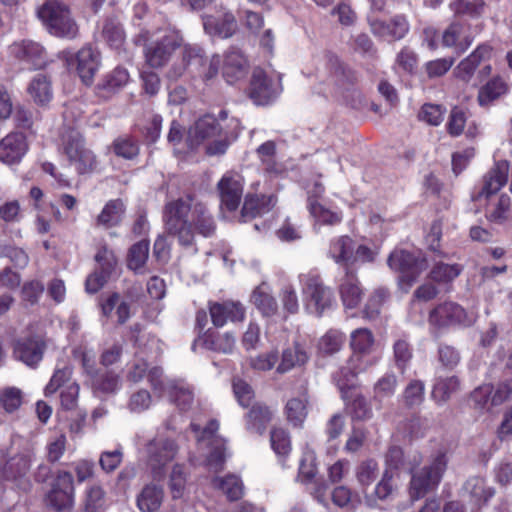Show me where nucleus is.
<instances>
[{"instance_id": "nucleus-40", "label": "nucleus", "mask_w": 512, "mask_h": 512, "mask_svg": "<svg viewBox=\"0 0 512 512\" xmlns=\"http://www.w3.org/2000/svg\"><path fill=\"white\" fill-rule=\"evenodd\" d=\"M167 389L170 399L180 410L186 411L191 408L194 395L188 384L181 380H174L168 382Z\"/></svg>"}, {"instance_id": "nucleus-31", "label": "nucleus", "mask_w": 512, "mask_h": 512, "mask_svg": "<svg viewBox=\"0 0 512 512\" xmlns=\"http://www.w3.org/2000/svg\"><path fill=\"white\" fill-rule=\"evenodd\" d=\"M101 35L110 48L118 53L125 50L126 34L122 24L116 18H107L104 21Z\"/></svg>"}, {"instance_id": "nucleus-22", "label": "nucleus", "mask_w": 512, "mask_h": 512, "mask_svg": "<svg viewBox=\"0 0 512 512\" xmlns=\"http://www.w3.org/2000/svg\"><path fill=\"white\" fill-rule=\"evenodd\" d=\"M509 163L507 161L497 162L493 168L484 176L483 186L477 199L489 197L497 193L507 182L509 173Z\"/></svg>"}, {"instance_id": "nucleus-14", "label": "nucleus", "mask_w": 512, "mask_h": 512, "mask_svg": "<svg viewBox=\"0 0 512 512\" xmlns=\"http://www.w3.org/2000/svg\"><path fill=\"white\" fill-rule=\"evenodd\" d=\"M46 343L40 336H25L14 343V357L30 367H35L43 358Z\"/></svg>"}, {"instance_id": "nucleus-34", "label": "nucleus", "mask_w": 512, "mask_h": 512, "mask_svg": "<svg viewBox=\"0 0 512 512\" xmlns=\"http://www.w3.org/2000/svg\"><path fill=\"white\" fill-rule=\"evenodd\" d=\"M307 208L310 215L314 219V229L316 230L319 225H337L342 221V214L340 212L332 211L317 200L313 196H308Z\"/></svg>"}, {"instance_id": "nucleus-8", "label": "nucleus", "mask_w": 512, "mask_h": 512, "mask_svg": "<svg viewBox=\"0 0 512 512\" xmlns=\"http://www.w3.org/2000/svg\"><path fill=\"white\" fill-rule=\"evenodd\" d=\"M75 487L72 473L58 470L47 494V503L57 512L70 511L74 506Z\"/></svg>"}, {"instance_id": "nucleus-51", "label": "nucleus", "mask_w": 512, "mask_h": 512, "mask_svg": "<svg viewBox=\"0 0 512 512\" xmlns=\"http://www.w3.org/2000/svg\"><path fill=\"white\" fill-rule=\"evenodd\" d=\"M374 337L367 328H359L351 333L350 345L355 354L368 353L373 346Z\"/></svg>"}, {"instance_id": "nucleus-52", "label": "nucleus", "mask_w": 512, "mask_h": 512, "mask_svg": "<svg viewBox=\"0 0 512 512\" xmlns=\"http://www.w3.org/2000/svg\"><path fill=\"white\" fill-rule=\"evenodd\" d=\"M307 399L292 398L286 404V414L288 421L293 426H301L307 416Z\"/></svg>"}, {"instance_id": "nucleus-57", "label": "nucleus", "mask_w": 512, "mask_h": 512, "mask_svg": "<svg viewBox=\"0 0 512 512\" xmlns=\"http://www.w3.org/2000/svg\"><path fill=\"white\" fill-rule=\"evenodd\" d=\"M485 3L482 0H456L450 4L457 15L476 17L482 14Z\"/></svg>"}, {"instance_id": "nucleus-63", "label": "nucleus", "mask_w": 512, "mask_h": 512, "mask_svg": "<svg viewBox=\"0 0 512 512\" xmlns=\"http://www.w3.org/2000/svg\"><path fill=\"white\" fill-rule=\"evenodd\" d=\"M393 354L396 367L401 372H404L412 359V349L410 345L405 340H397L393 345Z\"/></svg>"}, {"instance_id": "nucleus-56", "label": "nucleus", "mask_w": 512, "mask_h": 512, "mask_svg": "<svg viewBox=\"0 0 512 512\" xmlns=\"http://www.w3.org/2000/svg\"><path fill=\"white\" fill-rule=\"evenodd\" d=\"M461 272L462 266L458 264H445L440 262L432 268L430 277L433 281L445 283L457 278Z\"/></svg>"}, {"instance_id": "nucleus-38", "label": "nucleus", "mask_w": 512, "mask_h": 512, "mask_svg": "<svg viewBox=\"0 0 512 512\" xmlns=\"http://www.w3.org/2000/svg\"><path fill=\"white\" fill-rule=\"evenodd\" d=\"M271 419L272 411L267 406L256 403L247 413V429L258 434H263Z\"/></svg>"}, {"instance_id": "nucleus-18", "label": "nucleus", "mask_w": 512, "mask_h": 512, "mask_svg": "<svg viewBox=\"0 0 512 512\" xmlns=\"http://www.w3.org/2000/svg\"><path fill=\"white\" fill-rule=\"evenodd\" d=\"M464 309L454 302H444L429 314V323L442 328L461 323L465 319Z\"/></svg>"}, {"instance_id": "nucleus-48", "label": "nucleus", "mask_w": 512, "mask_h": 512, "mask_svg": "<svg viewBox=\"0 0 512 512\" xmlns=\"http://www.w3.org/2000/svg\"><path fill=\"white\" fill-rule=\"evenodd\" d=\"M378 473V463L374 459L364 460L357 466L355 475L363 492L376 480Z\"/></svg>"}, {"instance_id": "nucleus-15", "label": "nucleus", "mask_w": 512, "mask_h": 512, "mask_svg": "<svg viewBox=\"0 0 512 512\" xmlns=\"http://www.w3.org/2000/svg\"><path fill=\"white\" fill-rule=\"evenodd\" d=\"M372 33L386 41H398L409 32V23L405 16L396 15L389 21L381 19H369Z\"/></svg>"}, {"instance_id": "nucleus-46", "label": "nucleus", "mask_w": 512, "mask_h": 512, "mask_svg": "<svg viewBox=\"0 0 512 512\" xmlns=\"http://www.w3.org/2000/svg\"><path fill=\"white\" fill-rule=\"evenodd\" d=\"M124 212V204L121 200L109 201L97 217V224L109 228L117 225Z\"/></svg>"}, {"instance_id": "nucleus-6", "label": "nucleus", "mask_w": 512, "mask_h": 512, "mask_svg": "<svg viewBox=\"0 0 512 512\" xmlns=\"http://www.w3.org/2000/svg\"><path fill=\"white\" fill-rule=\"evenodd\" d=\"M62 147L79 174L90 173L96 168V156L86 147L83 136L77 130L69 129L62 134Z\"/></svg>"}, {"instance_id": "nucleus-53", "label": "nucleus", "mask_w": 512, "mask_h": 512, "mask_svg": "<svg viewBox=\"0 0 512 512\" xmlns=\"http://www.w3.org/2000/svg\"><path fill=\"white\" fill-rule=\"evenodd\" d=\"M397 385V376L393 372L384 374L374 384V398L376 400H382L384 398L391 397L395 393Z\"/></svg>"}, {"instance_id": "nucleus-55", "label": "nucleus", "mask_w": 512, "mask_h": 512, "mask_svg": "<svg viewBox=\"0 0 512 512\" xmlns=\"http://www.w3.org/2000/svg\"><path fill=\"white\" fill-rule=\"evenodd\" d=\"M390 297V292L385 287H379L370 295L364 309V314L369 319L376 318L380 313V308Z\"/></svg>"}, {"instance_id": "nucleus-30", "label": "nucleus", "mask_w": 512, "mask_h": 512, "mask_svg": "<svg viewBox=\"0 0 512 512\" xmlns=\"http://www.w3.org/2000/svg\"><path fill=\"white\" fill-rule=\"evenodd\" d=\"M129 81V73L123 67H116L97 85L101 97L108 98L122 89Z\"/></svg>"}, {"instance_id": "nucleus-36", "label": "nucleus", "mask_w": 512, "mask_h": 512, "mask_svg": "<svg viewBox=\"0 0 512 512\" xmlns=\"http://www.w3.org/2000/svg\"><path fill=\"white\" fill-rule=\"evenodd\" d=\"M360 360V355H352L348 361L347 366L341 367L339 371L333 375V380L342 392L343 397H345V389L349 388L358 373L364 370V368L358 365Z\"/></svg>"}, {"instance_id": "nucleus-50", "label": "nucleus", "mask_w": 512, "mask_h": 512, "mask_svg": "<svg viewBox=\"0 0 512 512\" xmlns=\"http://www.w3.org/2000/svg\"><path fill=\"white\" fill-rule=\"evenodd\" d=\"M213 484L231 501L238 500L243 494L242 482L235 475H228L224 478H214Z\"/></svg>"}, {"instance_id": "nucleus-26", "label": "nucleus", "mask_w": 512, "mask_h": 512, "mask_svg": "<svg viewBox=\"0 0 512 512\" xmlns=\"http://www.w3.org/2000/svg\"><path fill=\"white\" fill-rule=\"evenodd\" d=\"M248 72L245 56L238 49H231L225 54L223 76L230 84L244 78Z\"/></svg>"}, {"instance_id": "nucleus-10", "label": "nucleus", "mask_w": 512, "mask_h": 512, "mask_svg": "<svg viewBox=\"0 0 512 512\" xmlns=\"http://www.w3.org/2000/svg\"><path fill=\"white\" fill-rule=\"evenodd\" d=\"M191 428L197 434L199 443H207V446H211V451L207 457V463L210 468L215 471L220 470L225 461V447L223 440L219 439L216 435L219 428L218 422L211 420L203 430H200L197 424H191Z\"/></svg>"}, {"instance_id": "nucleus-58", "label": "nucleus", "mask_w": 512, "mask_h": 512, "mask_svg": "<svg viewBox=\"0 0 512 512\" xmlns=\"http://www.w3.org/2000/svg\"><path fill=\"white\" fill-rule=\"evenodd\" d=\"M0 257L9 258L18 268L26 267L29 262V257L23 249L5 242H0Z\"/></svg>"}, {"instance_id": "nucleus-28", "label": "nucleus", "mask_w": 512, "mask_h": 512, "mask_svg": "<svg viewBox=\"0 0 512 512\" xmlns=\"http://www.w3.org/2000/svg\"><path fill=\"white\" fill-rule=\"evenodd\" d=\"M339 291L345 307L352 309L360 304L363 291L356 275L349 268L346 269Z\"/></svg>"}, {"instance_id": "nucleus-45", "label": "nucleus", "mask_w": 512, "mask_h": 512, "mask_svg": "<svg viewBox=\"0 0 512 512\" xmlns=\"http://www.w3.org/2000/svg\"><path fill=\"white\" fill-rule=\"evenodd\" d=\"M344 343L345 335L338 330L331 329L319 339L318 353L323 356H332L342 349Z\"/></svg>"}, {"instance_id": "nucleus-4", "label": "nucleus", "mask_w": 512, "mask_h": 512, "mask_svg": "<svg viewBox=\"0 0 512 512\" xmlns=\"http://www.w3.org/2000/svg\"><path fill=\"white\" fill-rule=\"evenodd\" d=\"M447 469V458L444 453L437 454L429 464L420 468H411L409 494L413 501L423 498L440 484Z\"/></svg>"}, {"instance_id": "nucleus-43", "label": "nucleus", "mask_w": 512, "mask_h": 512, "mask_svg": "<svg viewBox=\"0 0 512 512\" xmlns=\"http://www.w3.org/2000/svg\"><path fill=\"white\" fill-rule=\"evenodd\" d=\"M394 474L390 471H383L382 477L374 488L371 496H365L366 502L370 506H374L376 500L385 501L394 495L397 491V485L394 483Z\"/></svg>"}, {"instance_id": "nucleus-47", "label": "nucleus", "mask_w": 512, "mask_h": 512, "mask_svg": "<svg viewBox=\"0 0 512 512\" xmlns=\"http://www.w3.org/2000/svg\"><path fill=\"white\" fill-rule=\"evenodd\" d=\"M418 68V55L417 53L408 46H404L396 54L394 69L395 71L403 72L408 75L416 73Z\"/></svg>"}, {"instance_id": "nucleus-64", "label": "nucleus", "mask_w": 512, "mask_h": 512, "mask_svg": "<svg viewBox=\"0 0 512 512\" xmlns=\"http://www.w3.org/2000/svg\"><path fill=\"white\" fill-rule=\"evenodd\" d=\"M152 404V396L149 391L145 389H139L138 391L131 394L127 408L132 413H141Z\"/></svg>"}, {"instance_id": "nucleus-49", "label": "nucleus", "mask_w": 512, "mask_h": 512, "mask_svg": "<svg viewBox=\"0 0 512 512\" xmlns=\"http://www.w3.org/2000/svg\"><path fill=\"white\" fill-rule=\"evenodd\" d=\"M149 255V242L139 241L131 246L128 253L127 265L131 270L140 272Z\"/></svg>"}, {"instance_id": "nucleus-20", "label": "nucleus", "mask_w": 512, "mask_h": 512, "mask_svg": "<svg viewBox=\"0 0 512 512\" xmlns=\"http://www.w3.org/2000/svg\"><path fill=\"white\" fill-rule=\"evenodd\" d=\"M463 493L468 496L472 505L477 512L486 504L494 495V489L489 486L482 477H470L463 485Z\"/></svg>"}, {"instance_id": "nucleus-41", "label": "nucleus", "mask_w": 512, "mask_h": 512, "mask_svg": "<svg viewBox=\"0 0 512 512\" xmlns=\"http://www.w3.org/2000/svg\"><path fill=\"white\" fill-rule=\"evenodd\" d=\"M202 344L209 350L228 354L234 349L235 337L230 333L219 334L208 330L202 337Z\"/></svg>"}, {"instance_id": "nucleus-16", "label": "nucleus", "mask_w": 512, "mask_h": 512, "mask_svg": "<svg viewBox=\"0 0 512 512\" xmlns=\"http://www.w3.org/2000/svg\"><path fill=\"white\" fill-rule=\"evenodd\" d=\"M28 149L26 136L21 132H11L0 141V161L6 165L19 164Z\"/></svg>"}, {"instance_id": "nucleus-37", "label": "nucleus", "mask_w": 512, "mask_h": 512, "mask_svg": "<svg viewBox=\"0 0 512 512\" xmlns=\"http://www.w3.org/2000/svg\"><path fill=\"white\" fill-rule=\"evenodd\" d=\"M460 388L461 382L457 376L439 377L433 386L432 398L438 404H444L453 394L460 391Z\"/></svg>"}, {"instance_id": "nucleus-9", "label": "nucleus", "mask_w": 512, "mask_h": 512, "mask_svg": "<svg viewBox=\"0 0 512 512\" xmlns=\"http://www.w3.org/2000/svg\"><path fill=\"white\" fill-rule=\"evenodd\" d=\"M299 282L302 285V294L307 301L315 307V312L321 316L325 309L332 304V292L326 287L320 276L309 272L299 275Z\"/></svg>"}, {"instance_id": "nucleus-33", "label": "nucleus", "mask_w": 512, "mask_h": 512, "mask_svg": "<svg viewBox=\"0 0 512 512\" xmlns=\"http://www.w3.org/2000/svg\"><path fill=\"white\" fill-rule=\"evenodd\" d=\"M491 54V47L480 45L467 58L463 59L457 66V76L463 81L468 82L472 77L478 65Z\"/></svg>"}, {"instance_id": "nucleus-42", "label": "nucleus", "mask_w": 512, "mask_h": 512, "mask_svg": "<svg viewBox=\"0 0 512 512\" xmlns=\"http://www.w3.org/2000/svg\"><path fill=\"white\" fill-rule=\"evenodd\" d=\"M251 300L265 317L274 316L278 311V303L268 291V287L265 283H262L254 289Z\"/></svg>"}, {"instance_id": "nucleus-27", "label": "nucleus", "mask_w": 512, "mask_h": 512, "mask_svg": "<svg viewBox=\"0 0 512 512\" xmlns=\"http://www.w3.org/2000/svg\"><path fill=\"white\" fill-rule=\"evenodd\" d=\"M203 26L205 31L212 36L221 38L231 37L237 28L235 17L230 13H225L221 19L212 15L203 17Z\"/></svg>"}, {"instance_id": "nucleus-21", "label": "nucleus", "mask_w": 512, "mask_h": 512, "mask_svg": "<svg viewBox=\"0 0 512 512\" xmlns=\"http://www.w3.org/2000/svg\"><path fill=\"white\" fill-rule=\"evenodd\" d=\"M218 190L221 197V203L229 211L238 208L241 201L243 185L239 176L225 175L218 183Z\"/></svg>"}, {"instance_id": "nucleus-29", "label": "nucleus", "mask_w": 512, "mask_h": 512, "mask_svg": "<svg viewBox=\"0 0 512 512\" xmlns=\"http://www.w3.org/2000/svg\"><path fill=\"white\" fill-rule=\"evenodd\" d=\"M163 498V488L150 483L146 484L139 492L136 498V504L141 512H155L160 508Z\"/></svg>"}, {"instance_id": "nucleus-44", "label": "nucleus", "mask_w": 512, "mask_h": 512, "mask_svg": "<svg viewBox=\"0 0 512 512\" xmlns=\"http://www.w3.org/2000/svg\"><path fill=\"white\" fill-rule=\"evenodd\" d=\"M507 91V83L500 77H494L479 90L477 99L481 106H487Z\"/></svg>"}, {"instance_id": "nucleus-60", "label": "nucleus", "mask_w": 512, "mask_h": 512, "mask_svg": "<svg viewBox=\"0 0 512 512\" xmlns=\"http://www.w3.org/2000/svg\"><path fill=\"white\" fill-rule=\"evenodd\" d=\"M105 492L102 487L98 485L91 486L86 491L84 501V512H99L104 506Z\"/></svg>"}, {"instance_id": "nucleus-61", "label": "nucleus", "mask_w": 512, "mask_h": 512, "mask_svg": "<svg viewBox=\"0 0 512 512\" xmlns=\"http://www.w3.org/2000/svg\"><path fill=\"white\" fill-rule=\"evenodd\" d=\"M467 122L466 112L459 108L453 107L450 111L448 122H447V131L449 135L452 137H457L462 134L464 127Z\"/></svg>"}, {"instance_id": "nucleus-25", "label": "nucleus", "mask_w": 512, "mask_h": 512, "mask_svg": "<svg viewBox=\"0 0 512 512\" xmlns=\"http://www.w3.org/2000/svg\"><path fill=\"white\" fill-rule=\"evenodd\" d=\"M310 354L305 345L294 342L292 346L282 351L281 361L276 368L280 374L287 373L294 368L302 367L308 363Z\"/></svg>"}, {"instance_id": "nucleus-2", "label": "nucleus", "mask_w": 512, "mask_h": 512, "mask_svg": "<svg viewBox=\"0 0 512 512\" xmlns=\"http://www.w3.org/2000/svg\"><path fill=\"white\" fill-rule=\"evenodd\" d=\"M227 118L228 113L225 110H221L217 117L212 114L200 117L188 132L187 142L190 148L196 149L207 141L209 142L206 147L208 155L224 154L229 145L227 132L223 125Z\"/></svg>"}, {"instance_id": "nucleus-7", "label": "nucleus", "mask_w": 512, "mask_h": 512, "mask_svg": "<svg viewBox=\"0 0 512 512\" xmlns=\"http://www.w3.org/2000/svg\"><path fill=\"white\" fill-rule=\"evenodd\" d=\"M147 466L154 480H162L166 474V466L178 453V445L167 438L153 439L146 446Z\"/></svg>"}, {"instance_id": "nucleus-1", "label": "nucleus", "mask_w": 512, "mask_h": 512, "mask_svg": "<svg viewBox=\"0 0 512 512\" xmlns=\"http://www.w3.org/2000/svg\"><path fill=\"white\" fill-rule=\"evenodd\" d=\"M163 222L167 235L176 238L184 247L194 244L196 234L207 238L216 231L215 220L207 207L195 202L191 196L166 203Z\"/></svg>"}, {"instance_id": "nucleus-13", "label": "nucleus", "mask_w": 512, "mask_h": 512, "mask_svg": "<svg viewBox=\"0 0 512 512\" xmlns=\"http://www.w3.org/2000/svg\"><path fill=\"white\" fill-rule=\"evenodd\" d=\"M207 65V57L203 50L198 46L185 45L182 50V63L174 65L168 72L170 79H178L185 71L191 74L201 76Z\"/></svg>"}, {"instance_id": "nucleus-32", "label": "nucleus", "mask_w": 512, "mask_h": 512, "mask_svg": "<svg viewBox=\"0 0 512 512\" xmlns=\"http://www.w3.org/2000/svg\"><path fill=\"white\" fill-rule=\"evenodd\" d=\"M330 256L337 264L346 266L355 263L354 241L349 236H340L330 244Z\"/></svg>"}, {"instance_id": "nucleus-24", "label": "nucleus", "mask_w": 512, "mask_h": 512, "mask_svg": "<svg viewBox=\"0 0 512 512\" xmlns=\"http://www.w3.org/2000/svg\"><path fill=\"white\" fill-rule=\"evenodd\" d=\"M209 310L216 327H222L228 320L242 321L245 315V309L239 302L212 303Z\"/></svg>"}, {"instance_id": "nucleus-12", "label": "nucleus", "mask_w": 512, "mask_h": 512, "mask_svg": "<svg viewBox=\"0 0 512 512\" xmlns=\"http://www.w3.org/2000/svg\"><path fill=\"white\" fill-rule=\"evenodd\" d=\"M281 91L280 79L275 82L262 69H254L250 82L249 96L255 104L266 105L274 100Z\"/></svg>"}, {"instance_id": "nucleus-59", "label": "nucleus", "mask_w": 512, "mask_h": 512, "mask_svg": "<svg viewBox=\"0 0 512 512\" xmlns=\"http://www.w3.org/2000/svg\"><path fill=\"white\" fill-rule=\"evenodd\" d=\"M425 385L420 380H412L403 392L405 404L409 407L420 405L424 400Z\"/></svg>"}, {"instance_id": "nucleus-11", "label": "nucleus", "mask_w": 512, "mask_h": 512, "mask_svg": "<svg viewBox=\"0 0 512 512\" xmlns=\"http://www.w3.org/2000/svg\"><path fill=\"white\" fill-rule=\"evenodd\" d=\"M182 38L175 34L164 35L159 40L145 46L146 63L152 68H161L167 64L174 51L181 46Z\"/></svg>"}, {"instance_id": "nucleus-3", "label": "nucleus", "mask_w": 512, "mask_h": 512, "mask_svg": "<svg viewBox=\"0 0 512 512\" xmlns=\"http://www.w3.org/2000/svg\"><path fill=\"white\" fill-rule=\"evenodd\" d=\"M37 16L52 36L72 40L79 34L70 8L59 0H46L38 8Z\"/></svg>"}, {"instance_id": "nucleus-62", "label": "nucleus", "mask_w": 512, "mask_h": 512, "mask_svg": "<svg viewBox=\"0 0 512 512\" xmlns=\"http://www.w3.org/2000/svg\"><path fill=\"white\" fill-rule=\"evenodd\" d=\"M0 403L6 412L12 413L22 403V392L15 387H7L0 392Z\"/></svg>"}, {"instance_id": "nucleus-17", "label": "nucleus", "mask_w": 512, "mask_h": 512, "mask_svg": "<svg viewBox=\"0 0 512 512\" xmlns=\"http://www.w3.org/2000/svg\"><path fill=\"white\" fill-rule=\"evenodd\" d=\"M11 53L34 69H42L47 64L45 49L39 43L30 40L14 43L11 46Z\"/></svg>"}, {"instance_id": "nucleus-23", "label": "nucleus", "mask_w": 512, "mask_h": 512, "mask_svg": "<svg viewBox=\"0 0 512 512\" xmlns=\"http://www.w3.org/2000/svg\"><path fill=\"white\" fill-rule=\"evenodd\" d=\"M473 42L468 33V27L460 22L451 23L442 35V44L445 47H455L457 53L465 52Z\"/></svg>"}, {"instance_id": "nucleus-5", "label": "nucleus", "mask_w": 512, "mask_h": 512, "mask_svg": "<svg viewBox=\"0 0 512 512\" xmlns=\"http://www.w3.org/2000/svg\"><path fill=\"white\" fill-rule=\"evenodd\" d=\"M387 262L392 270L400 273L399 284L402 288L405 287L406 291L428 267V261L422 253L407 250H394Z\"/></svg>"}, {"instance_id": "nucleus-35", "label": "nucleus", "mask_w": 512, "mask_h": 512, "mask_svg": "<svg viewBox=\"0 0 512 512\" xmlns=\"http://www.w3.org/2000/svg\"><path fill=\"white\" fill-rule=\"evenodd\" d=\"M275 203L276 199L272 195L262 197L247 196L241 210V218L243 221H247L248 219L267 213Z\"/></svg>"}, {"instance_id": "nucleus-54", "label": "nucleus", "mask_w": 512, "mask_h": 512, "mask_svg": "<svg viewBox=\"0 0 512 512\" xmlns=\"http://www.w3.org/2000/svg\"><path fill=\"white\" fill-rule=\"evenodd\" d=\"M90 382L94 390L103 393H113L119 388L120 378L114 372L105 371L99 372Z\"/></svg>"}, {"instance_id": "nucleus-39", "label": "nucleus", "mask_w": 512, "mask_h": 512, "mask_svg": "<svg viewBox=\"0 0 512 512\" xmlns=\"http://www.w3.org/2000/svg\"><path fill=\"white\" fill-rule=\"evenodd\" d=\"M28 93L36 104L47 105L53 97L50 79L42 74L36 75L28 86Z\"/></svg>"}, {"instance_id": "nucleus-19", "label": "nucleus", "mask_w": 512, "mask_h": 512, "mask_svg": "<svg viewBox=\"0 0 512 512\" xmlns=\"http://www.w3.org/2000/svg\"><path fill=\"white\" fill-rule=\"evenodd\" d=\"M77 73L82 82L90 85L100 66V54L91 46L81 48L76 54Z\"/></svg>"}]
</instances>
